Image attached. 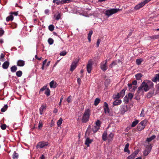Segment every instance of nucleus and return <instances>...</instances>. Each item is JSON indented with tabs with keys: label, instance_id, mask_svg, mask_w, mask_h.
Instances as JSON below:
<instances>
[{
	"label": "nucleus",
	"instance_id": "52",
	"mask_svg": "<svg viewBox=\"0 0 159 159\" xmlns=\"http://www.w3.org/2000/svg\"><path fill=\"white\" fill-rule=\"evenodd\" d=\"M141 117H144V109H142V110L141 113L140 114Z\"/></svg>",
	"mask_w": 159,
	"mask_h": 159
},
{
	"label": "nucleus",
	"instance_id": "49",
	"mask_svg": "<svg viewBox=\"0 0 159 159\" xmlns=\"http://www.w3.org/2000/svg\"><path fill=\"white\" fill-rule=\"evenodd\" d=\"M133 94L131 93H129L128 94V97L129 99L130 100H131L133 98Z\"/></svg>",
	"mask_w": 159,
	"mask_h": 159
},
{
	"label": "nucleus",
	"instance_id": "12",
	"mask_svg": "<svg viewBox=\"0 0 159 159\" xmlns=\"http://www.w3.org/2000/svg\"><path fill=\"white\" fill-rule=\"evenodd\" d=\"M103 108L104 112L105 113H109L110 111L108 107V105L107 103L106 102H104V105L103 106Z\"/></svg>",
	"mask_w": 159,
	"mask_h": 159
},
{
	"label": "nucleus",
	"instance_id": "56",
	"mask_svg": "<svg viewBox=\"0 0 159 159\" xmlns=\"http://www.w3.org/2000/svg\"><path fill=\"white\" fill-rule=\"evenodd\" d=\"M101 42V40L100 39H98L97 42V47H99V44H100Z\"/></svg>",
	"mask_w": 159,
	"mask_h": 159
},
{
	"label": "nucleus",
	"instance_id": "36",
	"mask_svg": "<svg viewBox=\"0 0 159 159\" xmlns=\"http://www.w3.org/2000/svg\"><path fill=\"white\" fill-rule=\"evenodd\" d=\"M63 120L61 118L59 119V120L57 122V125L58 126H60L62 123Z\"/></svg>",
	"mask_w": 159,
	"mask_h": 159
},
{
	"label": "nucleus",
	"instance_id": "22",
	"mask_svg": "<svg viewBox=\"0 0 159 159\" xmlns=\"http://www.w3.org/2000/svg\"><path fill=\"white\" fill-rule=\"evenodd\" d=\"M77 66V64L75 62H72L70 68V70L73 71Z\"/></svg>",
	"mask_w": 159,
	"mask_h": 159
},
{
	"label": "nucleus",
	"instance_id": "46",
	"mask_svg": "<svg viewBox=\"0 0 159 159\" xmlns=\"http://www.w3.org/2000/svg\"><path fill=\"white\" fill-rule=\"evenodd\" d=\"M96 126L99 127V128L100 124H101V121L99 120H98L96 122Z\"/></svg>",
	"mask_w": 159,
	"mask_h": 159
},
{
	"label": "nucleus",
	"instance_id": "42",
	"mask_svg": "<svg viewBox=\"0 0 159 159\" xmlns=\"http://www.w3.org/2000/svg\"><path fill=\"white\" fill-rule=\"evenodd\" d=\"M43 126V123L42 121L40 120L39 124L38 129H41Z\"/></svg>",
	"mask_w": 159,
	"mask_h": 159
},
{
	"label": "nucleus",
	"instance_id": "7",
	"mask_svg": "<svg viewBox=\"0 0 159 159\" xmlns=\"http://www.w3.org/2000/svg\"><path fill=\"white\" fill-rule=\"evenodd\" d=\"M71 1V0H62L61 1L59 0H53V2L59 5L60 4H62L64 3H69Z\"/></svg>",
	"mask_w": 159,
	"mask_h": 159
},
{
	"label": "nucleus",
	"instance_id": "1",
	"mask_svg": "<svg viewBox=\"0 0 159 159\" xmlns=\"http://www.w3.org/2000/svg\"><path fill=\"white\" fill-rule=\"evenodd\" d=\"M90 110L88 109L85 111L82 119V122L86 123L89 120L90 116Z\"/></svg>",
	"mask_w": 159,
	"mask_h": 159
},
{
	"label": "nucleus",
	"instance_id": "20",
	"mask_svg": "<svg viewBox=\"0 0 159 159\" xmlns=\"http://www.w3.org/2000/svg\"><path fill=\"white\" fill-rule=\"evenodd\" d=\"M107 133L106 131H105L103 133L102 136V139L104 141L107 140L108 139L107 137Z\"/></svg>",
	"mask_w": 159,
	"mask_h": 159
},
{
	"label": "nucleus",
	"instance_id": "28",
	"mask_svg": "<svg viewBox=\"0 0 159 159\" xmlns=\"http://www.w3.org/2000/svg\"><path fill=\"white\" fill-rule=\"evenodd\" d=\"M114 136V134L112 133H111L107 137L108 140L109 141H111L112 138Z\"/></svg>",
	"mask_w": 159,
	"mask_h": 159
},
{
	"label": "nucleus",
	"instance_id": "53",
	"mask_svg": "<svg viewBox=\"0 0 159 159\" xmlns=\"http://www.w3.org/2000/svg\"><path fill=\"white\" fill-rule=\"evenodd\" d=\"M1 127L2 129L4 130L6 128L7 125L6 124H3L1 125Z\"/></svg>",
	"mask_w": 159,
	"mask_h": 159
},
{
	"label": "nucleus",
	"instance_id": "51",
	"mask_svg": "<svg viewBox=\"0 0 159 159\" xmlns=\"http://www.w3.org/2000/svg\"><path fill=\"white\" fill-rule=\"evenodd\" d=\"M151 38L153 39H156L159 38V34L157 35H155L154 36H152L151 37Z\"/></svg>",
	"mask_w": 159,
	"mask_h": 159
},
{
	"label": "nucleus",
	"instance_id": "15",
	"mask_svg": "<svg viewBox=\"0 0 159 159\" xmlns=\"http://www.w3.org/2000/svg\"><path fill=\"white\" fill-rule=\"evenodd\" d=\"M146 83L148 85L149 88L150 89H152L153 88V84L151 81L147 80Z\"/></svg>",
	"mask_w": 159,
	"mask_h": 159
},
{
	"label": "nucleus",
	"instance_id": "3",
	"mask_svg": "<svg viewBox=\"0 0 159 159\" xmlns=\"http://www.w3.org/2000/svg\"><path fill=\"white\" fill-rule=\"evenodd\" d=\"M120 11L119 9H111L107 10L105 11V15L109 17L112 15Z\"/></svg>",
	"mask_w": 159,
	"mask_h": 159
},
{
	"label": "nucleus",
	"instance_id": "48",
	"mask_svg": "<svg viewBox=\"0 0 159 159\" xmlns=\"http://www.w3.org/2000/svg\"><path fill=\"white\" fill-rule=\"evenodd\" d=\"M54 17H55L56 19L57 20H59L61 18V15L60 14H58L57 15H55Z\"/></svg>",
	"mask_w": 159,
	"mask_h": 159
},
{
	"label": "nucleus",
	"instance_id": "50",
	"mask_svg": "<svg viewBox=\"0 0 159 159\" xmlns=\"http://www.w3.org/2000/svg\"><path fill=\"white\" fill-rule=\"evenodd\" d=\"M67 54V52L66 51H62L60 53V56H64L66 55Z\"/></svg>",
	"mask_w": 159,
	"mask_h": 159
},
{
	"label": "nucleus",
	"instance_id": "41",
	"mask_svg": "<svg viewBox=\"0 0 159 159\" xmlns=\"http://www.w3.org/2000/svg\"><path fill=\"white\" fill-rule=\"evenodd\" d=\"M45 94L47 96H49L50 95V90L48 88H47L45 91Z\"/></svg>",
	"mask_w": 159,
	"mask_h": 159
},
{
	"label": "nucleus",
	"instance_id": "37",
	"mask_svg": "<svg viewBox=\"0 0 159 159\" xmlns=\"http://www.w3.org/2000/svg\"><path fill=\"white\" fill-rule=\"evenodd\" d=\"M138 120H136L135 121H133L131 125L132 127H134L138 123Z\"/></svg>",
	"mask_w": 159,
	"mask_h": 159
},
{
	"label": "nucleus",
	"instance_id": "47",
	"mask_svg": "<svg viewBox=\"0 0 159 159\" xmlns=\"http://www.w3.org/2000/svg\"><path fill=\"white\" fill-rule=\"evenodd\" d=\"M48 42L50 45L52 44L53 43V40L52 38H49L48 40Z\"/></svg>",
	"mask_w": 159,
	"mask_h": 159
},
{
	"label": "nucleus",
	"instance_id": "44",
	"mask_svg": "<svg viewBox=\"0 0 159 159\" xmlns=\"http://www.w3.org/2000/svg\"><path fill=\"white\" fill-rule=\"evenodd\" d=\"M113 97L114 99L116 100L120 98V97L118 93L117 95H113Z\"/></svg>",
	"mask_w": 159,
	"mask_h": 159
},
{
	"label": "nucleus",
	"instance_id": "34",
	"mask_svg": "<svg viewBox=\"0 0 159 159\" xmlns=\"http://www.w3.org/2000/svg\"><path fill=\"white\" fill-rule=\"evenodd\" d=\"M8 106L7 104L5 105L4 107L1 109V111L2 112H4L8 108Z\"/></svg>",
	"mask_w": 159,
	"mask_h": 159
},
{
	"label": "nucleus",
	"instance_id": "62",
	"mask_svg": "<svg viewBox=\"0 0 159 159\" xmlns=\"http://www.w3.org/2000/svg\"><path fill=\"white\" fill-rule=\"evenodd\" d=\"M77 82L79 84H80V82H81V80L79 78L77 79Z\"/></svg>",
	"mask_w": 159,
	"mask_h": 159
},
{
	"label": "nucleus",
	"instance_id": "32",
	"mask_svg": "<svg viewBox=\"0 0 159 159\" xmlns=\"http://www.w3.org/2000/svg\"><path fill=\"white\" fill-rule=\"evenodd\" d=\"M100 102V100L99 98H97L95 99L94 101V105L96 106H97L98 104Z\"/></svg>",
	"mask_w": 159,
	"mask_h": 159
},
{
	"label": "nucleus",
	"instance_id": "64",
	"mask_svg": "<svg viewBox=\"0 0 159 159\" xmlns=\"http://www.w3.org/2000/svg\"><path fill=\"white\" fill-rule=\"evenodd\" d=\"M132 84H128V87L129 88V89H130L132 87Z\"/></svg>",
	"mask_w": 159,
	"mask_h": 159
},
{
	"label": "nucleus",
	"instance_id": "11",
	"mask_svg": "<svg viewBox=\"0 0 159 159\" xmlns=\"http://www.w3.org/2000/svg\"><path fill=\"white\" fill-rule=\"evenodd\" d=\"M128 110L127 106V105H122L120 107V111L121 114H124Z\"/></svg>",
	"mask_w": 159,
	"mask_h": 159
},
{
	"label": "nucleus",
	"instance_id": "6",
	"mask_svg": "<svg viewBox=\"0 0 159 159\" xmlns=\"http://www.w3.org/2000/svg\"><path fill=\"white\" fill-rule=\"evenodd\" d=\"M48 145V143L44 142H39L36 146V148H43L45 146H47Z\"/></svg>",
	"mask_w": 159,
	"mask_h": 159
},
{
	"label": "nucleus",
	"instance_id": "33",
	"mask_svg": "<svg viewBox=\"0 0 159 159\" xmlns=\"http://www.w3.org/2000/svg\"><path fill=\"white\" fill-rule=\"evenodd\" d=\"M99 129V127L95 126L93 128L92 130L93 132L95 133L98 131Z\"/></svg>",
	"mask_w": 159,
	"mask_h": 159
},
{
	"label": "nucleus",
	"instance_id": "13",
	"mask_svg": "<svg viewBox=\"0 0 159 159\" xmlns=\"http://www.w3.org/2000/svg\"><path fill=\"white\" fill-rule=\"evenodd\" d=\"M145 5V3L143 2H141L140 3L134 7L135 9L136 10H138L142 7L143 6H144Z\"/></svg>",
	"mask_w": 159,
	"mask_h": 159
},
{
	"label": "nucleus",
	"instance_id": "8",
	"mask_svg": "<svg viewBox=\"0 0 159 159\" xmlns=\"http://www.w3.org/2000/svg\"><path fill=\"white\" fill-rule=\"evenodd\" d=\"M107 60H106L101 63V68L103 71L106 70L107 69Z\"/></svg>",
	"mask_w": 159,
	"mask_h": 159
},
{
	"label": "nucleus",
	"instance_id": "63",
	"mask_svg": "<svg viewBox=\"0 0 159 159\" xmlns=\"http://www.w3.org/2000/svg\"><path fill=\"white\" fill-rule=\"evenodd\" d=\"M57 111H58L57 109L56 108H55L53 110V112L54 113H57Z\"/></svg>",
	"mask_w": 159,
	"mask_h": 159
},
{
	"label": "nucleus",
	"instance_id": "24",
	"mask_svg": "<svg viewBox=\"0 0 159 159\" xmlns=\"http://www.w3.org/2000/svg\"><path fill=\"white\" fill-rule=\"evenodd\" d=\"M159 78V74H156L154 77L152 78V80L154 82H156L157 80L158 81V78Z\"/></svg>",
	"mask_w": 159,
	"mask_h": 159
},
{
	"label": "nucleus",
	"instance_id": "26",
	"mask_svg": "<svg viewBox=\"0 0 159 159\" xmlns=\"http://www.w3.org/2000/svg\"><path fill=\"white\" fill-rule=\"evenodd\" d=\"M155 138L156 136L155 135H153L150 137L147 138L146 140V142H147L148 143H149L151 142L152 140L154 139Z\"/></svg>",
	"mask_w": 159,
	"mask_h": 159
},
{
	"label": "nucleus",
	"instance_id": "39",
	"mask_svg": "<svg viewBox=\"0 0 159 159\" xmlns=\"http://www.w3.org/2000/svg\"><path fill=\"white\" fill-rule=\"evenodd\" d=\"M22 73L21 71L19 70L16 72V76L18 77H20L21 76Z\"/></svg>",
	"mask_w": 159,
	"mask_h": 159
},
{
	"label": "nucleus",
	"instance_id": "30",
	"mask_svg": "<svg viewBox=\"0 0 159 159\" xmlns=\"http://www.w3.org/2000/svg\"><path fill=\"white\" fill-rule=\"evenodd\" d=\"M11 70L12 72H15L17 70V67L16 66H13L11 67Z\"/></svg>",
	"mask_w": 159,
	"mask_h": 159
},
{
	"label": "nucleus",
	"instance_id": "19",
	"mask_svg": "<svg viewBox=\"0 0 159 159\" xmlns=\"http://www.w3.org/2000/svg\"><path fill=\"white\" fill-rule=\"evenodd\" d=\"M129 146V144L127 143L126 144L124 149V152H127L129 154L130 153V151L128 149Z\"/></svg>",
	"mask_w": 159,
	"mask_h": 159
},
{
	"label": "nucleus",
	"instance_id": "23",
	"mask_svg": "<svg viewBox=\"0 0 159 159\" xmlns=\"http://www.w3.org/2000/svg\"><path fill=\"white\" fill-rule=\"evenodd\" d=\"M93 31L90 30L89 32L88 35V39L89 41L90 42L91 41V36L93 34Z\"/></svg>",
	"mask_w": 159,
	"mask_h": 159
},
{
	"label": "nucleus",
	"instance_id": "54",
	"mask_svg": "<svg viewBox=\"0 0 159 159\" xmlns=\"http://www.w3.org/2000/svg\"><path fill=\"white\" fill-rule=\"evenodd\" d=\"M5 57V55L3 53H1L0 56V59L1 61H3L4 60L3 59H4Z\"/></svg>",
	"mask_w": 159,
	"mask_h": 159
},
{
	"label": "nucleus",
	"instance_id": "61",
	"mask_svg": "<svg viewBox=\"0 0 159 159\" xmlns=\"http://www.w3.org/2000/svg\"><path fill=\"white\" fill-rule=\"evenodd\" d=\"M71 98L70 96L67 99V101L69 103L70 102Z\"/></svg>",
	"mask_w": 159,
	"mask_h": 159
},
{
	"label": "nucleus",
	"instance_id": "58",
	"mask_svg": "<svg viewBox=\"0 0 159 159\" xmlns=\"http://www.w3.org/2000/svg\"><path fill=\"white\" fill-rule=\"evenodd\" d=\"M10 14H11V15H14L16 16H17L18 15V13L16 12H10Z\"/></svg>",
	"mask_w": 159,
	"mask_h": 159
},
{
	"label": "nucleus",
	"instance_id": "60",
	"mask_svg": "<svg viewBox=\"0 0 159 159\" xmlns=\"http://www.w3.org/2000/svg\"><path fill=\"white\" fill-rule=\"evenodd\" d=\"M137 84V81L136 80H134L132 83V84L134 85H136Z\"/></svg>",
	"mask_w": 159,
	"mask_h": 159
},
{
	"label": "nucleus",
	"instance_id": "35",
	"mask_svg": "<svg viewBox=\"0 0 159 159\" xmlns=\"http://www.w3.org/2000/svg\"><path fill=\"white\" fill-rule=\"evenodd\" d=\"M18 154L15 151L13 155V158L14 159H17L18 157Z\"/></svg>",
	"mask_w": 159,
	"mask_h": 159
},
{
	"label": "nucleus",
	"instance_id": "38",
	"mask_svg": "<svg viewBox=\"0 0 159 159\" xmlns=\"http://www.w3.org/2000/svg\"><path fill=\"white\" fill-rule=\"evenodd\" d=\"M142 61L143 60L142 59H137L136 60V63L138 65H140L141 64V63Z\"/></svg>",
	"mask_w": 159,
	"mask_h": 159
},
{
	"label": "nucleus",
	"instance_id": "10",
	"mask_svg": "<svg viewBox=\"0 0 159 159\" xmlns=\"http://www.w3.org/2000/svg\"><path fill=\"white\" fill-rule=\"evenodd\" d=\"M139 152V150H136L133 153L128 157V159H134L136 155L138 154Z\"/></svg>",
	"mask_w": 159,
	"mask_h": 159
},
{
	"label": "nucleus",
	"instance_id": "16",
	"mask_svg": "<svg viewBox=\"0 0 159 159\" xmlns=\"http://www.w3.org/2000/svg\"><path fill=\"white\" fill-rule=\"evenodd\" d=\"M49 85L51 88H55L57 86V84L54 80H52L50 83Z\"/></svg>",
	"mask_w": 159,
	"mask_h": 159
},
{
	"label": "nucleus",
	"instance_id": "21",
	"mask_svg": "<svg viewBox=\"0 0 159 159\" xmlns=\"http://www.w3.org/2000/svg\"><path fill=\"white\" fill-rule=\"evenodd\" d=\"M45 109L46 106L43 105H42L39 109L40 115L43 114V111H45Z\"/></svg>",
	"mask_w": 159,
	"mask_h": 159
},
{
	"label": "nucleus",
	"instance_id": "2",
	"mask_svg": "<svg viewBox=\"0 0 159 159\" xmlns=\"http://www.w3.org/2000/svg\"><path fill=\"white\" fill-rule=\"evenodd\" d=\"M150 89L147 85L146 82L143 81L141 84L140 86L138 88V92L139 93L141 91L144 90L145 91H148Z\"/></svg>",
	"mask_w": 159,
	"mask_h": 159
},
{
	"label": "nucleus",
	"instance_id": "31",
	"mask_svg": "<svg viewBox=\"0 0 159 159\" xmlns=\"http://www.w3.org/2000/svg\"><path fill=\"white\" fill-rule=\"evenodd\" d=\"M13 19V16L12 15H11L7 17L6 18V20L9 21L10 20L12 21Z\"/></svg>",
	"mask_w": 159,
	"mask_h": 159
},
{
	"label": "nucleus",
	"instance_id": "9",
	"mask_svg": "<svg viewBox=\"0 0 159 159\" xmlns=\"http://www.w3.org/2000/svg\"><path fill=\"white\" fill-rule=\"evenodd\" d=\"M93 66V63L91 61H89L87 65V69L88 72L90 73L91 72Z\"/></svg>",
	"mask_w": 159,
	"mask_h": 159
},
{
	"label": "nucleus",
	"instance_id": "4",
	"mask_svg": "<svg viewBox=\"0 0 159 159\" xmlns=\"http://www.w3.org/2000/svg\"><path fill=\"white\" fill-rule=\"evenodd\" d=\"M147 122V120H144L140 122L139 123L137 127V130L138 131H141L143 129L146 125V124Z\"/></svg>",
	"mask_w": 159,
	"mask_h": 159
},
{
	"label": "nucleus",
	"instance_id": "55",
	"mask_svg": "<svg viewBox=\"0 0 159 159\" xmlns=\"http://www.w3.org/2000/svg\"><path fill=\"white\" fill-rule=\"evenodd\" d=\"M79 60V58L78 57L77 58L75 59V60L73 62H75L76 64H77Z\"/></svg>",
	"mask_w": 159,
	"mask_h": 159
},
{
	"label": "nucleus",
	"instance_id": "59",
	"mask_svg": "<svg viewBox=\"0 0 159 159\" xmlns=\"http://www.w3.org/2000/svg\"><path fill=\"white\" fill-rule=\"evenodd\" d=\"M4 33V31L2 30H0V36L2 35Z\"/></svg>",
	"mask_w": 159,
	"mask_h": 159
},
{
	"label": "nucleus",
	"instance_id": "43",
	"mask_svg": "<svg viewBox=\"0 0 159 159\" xmlns=\"http://www.w3.org/2000/svg\"><path fill=\"white\" fill-rule=\"evenodd\" d=\"M116 61H114L112 62L110 65L109 67L112 68L115 65L117 64Z\"/></svg>",
	"mask_w": 159,
	"mask_h": 159
},
{
	"label": "nucleus",
	"instance_id": "40",
	"mask_svg": "<svg viewBox=\"0 0 159 159\" xmlns=\"http://www.w3.org/2000/svg\"><path fill=\"white\" fill-rule=\"evenodd\" d=\"M129 99L128 97L126 96L124 98V102L126 104H127L129 102Z\"/></svg>",
	"mask_w": 159,
	"mask_h": 159
},
{
	"label": "nucleus",
	"instance_id": "25",
	"mask_svg": "<svg viewBox=\"0 0 159 159\" xmlns=\"http://www.w3.org/2000/svg\"><path fill=\"white\" fill-rule=\"evenodd\" d=\"M121 102V100H116L113 102L114 106H116L120 104Z\"/></svg>",
	"mask_w": 159,
	"mask_h": 159
},
{
	"label": "nucleus",
	"instance_id": "14",
	"mask_svg": "<svg viewBox=\"0 0 159 159\" xmlns=\"http://www.w3.org/2000/svg\"><path fill=\"white\" fill-rule=\"evenodd\" d=\"M93 141V139H90L89 138H87L85 142V144L87 145V147L89 146V144L91 143Z\"/></svg>",
	"mask_w": 159,
	"mask_h": 159
},
{
	"label": "nucleus",
	"instance_id": "29",
	"mask_svg": "<svg viewBox=\"0 0 159 159\" xmlns=\"http://www.w3.org/2000/svg\"><path fill=\"white\" fill-rule=\"evenodd\" d=\"M135 77L137 80H140L141 77L143 76L141 73H138L135 75Z\"/></svg>",
	"mask_w": 159,
	"mask_h": 159
},
{
	"label": "nucleus",
	"instance_id": "57",
	"mask_svg": "<svg viewBox=\"0 0 159 159\" xmlns=\"http://www.w3.org/2000/svg\"><path fill=\"white\" fill-rule=\"evenodd\" d=\"M47 89V88H46V86H44L43 88L40 89V92H43Z\"/></svg>",
	"mask_w": 159,
	"mask_h": 159
},
{
	"label": "nucleus",
	"instance_id": "17",
	"mask_svg": "<svg viewBox=\"0 0 159 159\" xmlns=\"http://www.w3.org/2000/svg\"><path fill=\"white\" fill-rule=\"evenodd\" d=\"M25 62L24 61L20 60H19L17 62V65L20 66H24Z\"/></svg>",
	"mask_w": 159,
	"mask_h": 159
},
{
	"label": "nucleus",
	"instance_id": "27",
	"mask_svg": "<svg viewBox=\"0 0 159 159\" xmlns=\"http://www.w3.org/2000/svg\"><path fill=\"white\" fill-rule=\"evenodd\" d=\"M125 89L122 90L120 93H118L120 97H123L125 94Z\"/></svg>",
	"mask_w": 159,
	"mask_h": 159
},
{
	"label": "nucleus",
	"instance_id": "5",
	"mask_svg": "<svg viewBox=\"0 0 159 159\" xmlns=\"http://www.w3.org/2000/svg\"><path fill=\"white\" fill-rule=\"evenodd\" d=\"M146 149L143 152V155L144 156H147L148 155L150 152L152 148L151 145L149 143H148V144L146 146Z\"/></svg>",
	"mask_w": 159,
	"mask_h": 159
},
{
	"label": "nucleus",
	"instance_id": "18",
	"mask_svg": "<svg viewBox=\"0 0 159 159\" xmlns=\"http://www.w3.org/2000/svg\"><path fill=\"white\" fill-rule=\"evenodd\" d=\"M9 65V62L7 61H6L4 62L2 65V67L4 69H7Z\"/></svg>",
	"mask_w": 159,
	"mask_h": 159
},
{
	"label": "nucleus",
	"instance_id": "45",
	"mask_svg": "<svg viewBox=\"0 0 159 159\" xmlns=\"http://www.w3.org/2000/svg\"><path fill=\"white\" fill-rule=\"evenodd\" d=\"M54 28V27L52 25H50L48 27L49 30L51 31H53Z\"/></svg>",
	"mask_w": 159,
	"mask_h": 159
}]
</instances>
